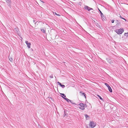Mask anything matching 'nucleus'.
I'll use <instances>...</instances> for the list:
<instances>
[{
  "label": "nucleus",
  "instance_id": "b1692460",
  "mask_svg": "<svg viewBox=\"0 0 128 128\" xmlns=\"http://www.w3.org/2000/svg\"><path fill=\"white\" fill-rule=\"evenodd\" d=\"M58 84L59 85H60H60H61L62 84H61V83H60V82H58Z\"/></svg>",
  "mask_w": 128,
  "mask_h": 128
},
{
  "label": "nucleus",
  "instance_id": "423d86ee",
  "mask_svg": "<svg viewBox=\"0 0 128 128\" xmlns=\"http://www.w3.org/2000/svg\"><path fill=\"white\" fill-rule=\"evenodd\" d=\"M6 2L8 4L9 6H10L11 3V0H6Z\"/></svg>",
  "mask_w": 128,
  "mask_h": 128
},
{
  "label": "nucleus",
  "instance_id": "6ab92c4d",
  "mask_svg": "<svg viewBox=\"0 0 128 128\" xmlns=\"http://www.w3.org/2000/svg\"><path fill=\"white\" fill-rule=\"evenodd\" d=\"M72 104H74L75 105H76V104L75 103H74L72 101V100H70V102Z\"/></svg>",
  "mask_w": 128,
  "mask_h": 128
},
{
  "label": "nucleus",
  "instance_id": "f8f14e48",
  "mask_svg": "<svg viewBox=\"0 0 128 128\" xmlns=\"http://www.w3.org/2000/svg\"><path fill=\"white\" fill-rule=\"evenodd\" d=\"M97 97L99 98L101 100H103V99L100 96H99L98 95H97Z\"/></svg>",
  "mask_w": 128,
  "mask_h": 128
},
{
  "label": "nucleus",
  "instance_id": "f3484780",
  "mask_svg": "<svg viewBox=\"0 0 128 128\" xmlns=\"http://www.w3.org/2000/svg\"><path fill=\"white\" fill-rule=\"evenodd\" d=\"M120 17L121 18H122V19L124 20L125 21H126V19H125L124 18H122L121 16H120Z\"/></svg>",
  "mask_w": 128,
  "mask_h": 128
},
{
  "label": "nucleus",
  "instance_id": "cd10ccee",
  "mask_svg": "<svg viewBox=\"0 0 128 128\" xmlns=\"http://www.w3.org/2000/svg\"><path fill=\"white\" fill-rule=\"evenodd\" d=\"M43 2V3H44V2Z\"/></svg>",
  "mask_w": 128,
  "mask_h": 128
},
{
  "label": "nucleus",
  "instance_id": "7ed1b4c3",
  "mask_svg": "<svg viewBox=\"0 0 128 128\" xmlns=\"http://www.w3.org/2000/svg\"><path fill=\"white\" fill-rule=\"evenodd\" d=\"M89 124L91 127L92 128L94 127L96 125V123L94 122L93 121H91Z\"/></svg>",
  "mask_w": 128,
  "mask_h": 128
},
{
  "label": "nucleus",
  "instance_id": "f03ea898",
  "mask_svg": "<svg viewBox=\"0 0 128 128\" xmlns=\"http://www.w3.org/2000/svg\"><path fill=\"white\" fill-rule=\"evenodd\" d=\"M124 30L123 28H120L119 29L116 30V32L118 34H121L124 32Z\"/></svg>",
  "mask_w": 128,
  "mask_h": 128
},
{
  "label": "nucleus",
  "instance_id": "6e6552de",
  "mask_svg": "<svg viewBox=\"0 0 128 128\" xmlns=\"http://www.w3.org/2000/svg\"><path fill=\"white\" fill-rule=\"evenodd\" d=\"M98 10H99V11L100 12V13L101 16L102 18H103V17H104L103 14L102 13L101 11L99 9H98Z\"/></svg>",
  "mask_w": 128,
  "mask_h": 128
},
{
  "label": "nucleus",
  "instance_id": "2eb2a0df",
  "mask_svg": "<svg viewBox=\"0 0 128 128\" xmlns=\"http://www.w3.org/2000/svg\"><path fill=\"white\" fill-rule=\"evenodd\" d=\"M105 84L107 86V87L108 88L110 86L109 85L106 83H105Z\"/></svg>",
  "mask_w": 128,
  "mask_h": 128
},
{
  "label": "nucleus",
  "instance_id": "aec40b11",
  "mask_svg": "<svg viewBox=\"0 0 128 128\" xmlns=\"http://www.w3.org/2000/svg\"><path fill=\"white\" fill-rule=\"evenodd\" d=\"M62 94L63 96H64V97H66V96L65 95V94Z\"/></svg>",
  "mask_w": 128,
  "mask_h": 128
},
{
  "label": "nucleus",
  "instance_id": "ddd939ff",
  "mask_svg": "<svg viewBox=\"0 0 128 128\" xmlns=\"http://www.w3.org/2000/svg\"><path fill=\"white\" fill-rule=\"evenodd\" d=\"M41 31L44 33H45L46 32L45 29H41Z\"/></svg>",
  "mask_w": 128,
  "mask_h": 128
},
{
  "label": "nucleus",
  "instance_id": "a878e982",
  "mask_svg": "<svg viewBox=\"0 0 128 128\" xmlns=\"http://www.w3.org/2000/svg\"><path fill=\"white\" fill-rule=\"evenodd\" d=\"M116 21L118 23V20H116Z\"/></svg>",
  "mask_w": 128,
  "mask_h": 128
},
{
  "label": "nucleus",
  "instance_id": "bb28decb",
  "mask_svg": "<svg viewBox=\"0 0 128 128\" xmlns=\"http://www.w3.org/2000/svg\"><path fill=\"white\" fill-rule=\"evenodd\" d=\"M34 22H35L34 20Z\"/></svg>",
  "mask_w": 128,
  "mask_h": 128
},
{
  "label": "nucleus",
  "instance_id": "dca6fc26",
  "mask_svg": "<svg viewBox=\"0 0 128 128\" xmlns=\"http://www.w3.org/2000/svg\"><path fill=\"white\" fill-rule=\"evenodd\" d=\"M9 60L10 61V62H12L13 60L12 58L10 57L9 58Z\"/></svg>",
  "mask_w": 128,
  "mask_h": 128
},
{
  "label": "nucleus",
  "instance_id": "9d476101",
  "mask_svg": "<svg viewBox=\"0 0 128 128\" xmlns=\"http://www.w3.org/2000/svg\"><path fill=\"white\" fill-rule=\"evenodd\" d=\"M80 93L81 94H82V95L83 96H84L85 97V98H86V97L85 96L86 94L84 93H83V92H80Z\"/></svg>",
  "mask_w": 128,
  "mask_h": 128
},
{
  "label": "nucleus",
  "instance_id": "5701e85b",
  "mask_svg": "<svg viewBox=\"0 0 128 128\" xmlns=\"http://www.w3.org/2000/svg\"><path fill=\"white\" fill-rule=\"evenodd\" d=\"M15 29L16 30L17 32H18V28H15Z\"/></svg>",
  "mask_w": 128,
  "mask_h": 128
},
{
  "label": "nucleus",
  "instance_id": "412c9836",
  "mask_svg": "<svg viewBox=\"0 0 128 128\" xmlns=\"http://www.w3.org/2000/svg\"><path fill=\"white\" fill-rule=\"evenodd\" d=\"M85 116L86 118H87L88 117V116L87 114H85Z\"/></svg>",
  "mask_w": 128,
  "mask_h": 128
},
{
  "label": "nucleus",
  "instance_id": "39448f33",
  "mask_svg": "<svg viewBox=\"0 0 128 128\" xmlns=\"http://www.w3.org/2000/svg\"><path fill=\"white\" fill-rule=\"evenodd\" d=\"M25 42L28 48H30V47L31 44L30 42H28V41H26Z\"/></svg>",
  "mask_w": 128,
  "mask_h": 128
},
{
  "label": "nucleus",
  "instance_id": "a211bd4d",
  "mask_svg": "<svg viewBox=\"0 0 128 128\" xmlns=\"http://www.w3.org/2000/svg\"><path fill=\"white\" fill-rule=\"evenodd\" d=\"M60 86L62 88H64L65 87V86L64 84H61L60 85Z\"/></svg>",
  "mask_w": 128,
  "mask_h": 128
},
{
  "label": "nucleus",
  "instance_id": "393cba45",
  "mask_svg": "<svg viewBox=\"0 0 128 128\" xmlns=\"http://www.w3.org/2000/svg\"><path fill=\"white\" fill-rule=\"evenodd\" d=\"M50 78H53L52 75L50 76Z\"/></svg>",
  "mask_w": 128,
  "mask_h": 128
},
{
  "label": "nucleus",
  "instance_id": "1a4fd4ad",
  "mask_svg": "<svg viewBox=\"0 0 128 128\" xmlns=\"http://www.w3.org/2000/svg\"><path fill=\"white\" fill-rule=\"evenodd\" d=\"M54 14H55L56 16H60V15L59 14H57L56 12H54L53 11H52L51 12Z\"/></svg>",
  "mask_w": 128,
  "mask_h": 128
},
{
  "label": "nucleus",
  "instance_id": "f257e3e1",
  "mask_svg": "<svg viewBox=\"0 0 128 128\" xmlns=\"http://www.w3.org/2000/svg\"><path fill=\"white\" fill-rule=\"evenodd\" d=\"M80 106H78L79 108L81 110H84L86 106V104H84L82 103H80L78 105Z\"/></svg>",
  "mask_w": 128,
  "mask_h": 128
},
{
  "label": "nucleus",
  "instance_id": "4468645a",
  "mask_svg": "<svg viewBox=\"0 0 128 128\" xmlns=\"http://www.w3.org/2000/svg\"><path fill=\"white\" fill-rule=\"evenodd\" d=\"M124 36L128 38V32L125 33H124Z\"/></svg>",
  "mask_w": 128,
  "mask_h": 128
},
{
  "label": "nucleus",
  "instance_id": "4be33fe9",
  "mask_svg": "<svg viewBox=\"0 0 128 128\" xmlns=\"http://www.w3.org/2000/svg\"><path fill=\"white\" fill-rule=\"evenodd\" d=\"M114 20H112L111 22H112V23H114Z\"/></svg>",
  "mask_w": 128,
  "mask_h": 128
},
{
  "label": "nucleus",
  "instance_id": "20e7f679",
  "mask_svg": "<svg viewBox=\"0 0 128 128\" xmlns=\"http://www.w3.org/2000/svg\"><path fill=\"white\" fill-rule=\"evenodd\" d=\"M84 8L85 9L87 10L88 11H90V10H93L92 8H90L86 6H85L84 7Z\"/></svg>",
  "mask_w": 128,
  "mask_h": 128
},
{
  "label": "nucleus",
  "instance_id": "9b49d317",
  "mask_svg": "<svg viewBox=\"0 0 128 128\" xmlns=\"http://www.w3.org/2000/svg\"><path fill=\"white\" fill-rule=\"evenodd\" d=\"M108 88V90H109V91L110 92H112V88H111V87L110 86Z\"/></svg>",
  "mask_w": 128,
  "mask_h": 128
},
{
  "label": "nucleus",
  "instance_id": "0eeeda50",
  "mask_svg": "<svg viewBox=\"0 0 128 128\" xmlns=\"http://www.w3.org/2000/svg\"><path fill=\"white\" fill-rule=\"evenodd\" d=\"M62 97L66 101H67L68 102H70V100H69L67 98H65L63 96H62Z\"/></svg>",
  "mask_w": 128,
  "mask_h": 128
}]
</instances>
